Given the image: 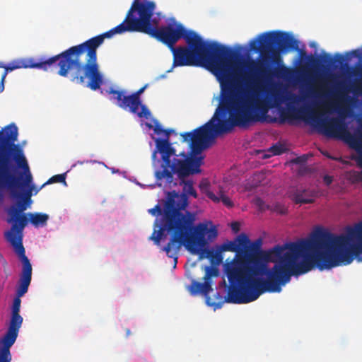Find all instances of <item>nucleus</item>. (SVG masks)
<instances>
[{
	"label": "nucleus",
	"instance_id": "f257e3e1",
	"mask_svg": "<svg viewBox=\"0 0 362 362\" xmlns=\"http://www.w3.org/2000/svg\"><path fill=\"white\" fill-rule=\"evenodd\" d=\"M156 8L153 1L134 0L119 25L47 59V68L61 76L69 78L74 83L82 84L88 78L86 86L96 90L103 83V76L97 62V49L105 38L126 32L142 33L161 42L172 50L180 39L185 40L194 32L187 30L180 23L159 27L162 16L160 13L155 12Z\"/></svg>",
	"mask_w": 362,
	"mask_h": 362
},
{
	"label": "nucleus",
	"instance_id": "f03ea898",
	"mask_svg": "<svg viewBox=\"0 0 362 362\" xmlns=\"http://www.w3.org/2000/svg\"><path fill=\"white\" fill-rule=\"evenodd\" d=\"M173 202L169 200L165 207V213L161 227L154 231L151 238L156 246H160L161 240L170 235L169 241L161 250L167 256L177 262V255L183 245L193 255H199V259L208 258L211 263L219 264L223 257L219 245L209 249V242L214 241L218 237L217 227L211 221L199 223L194 226L196 216L194 213L185 210L187 202L182 198V202L177 209Z\"/></svg>",
	"mask_w": 362,
	"mask_h": 362
},
{
	"label": "nucleus",
	"instance_id": "7ed1b4c3",
	"mask_svg": "<svg viewBox=\"0 0 362 362\" xmlns=\"http://www.w3.org/2000/svg\"><path fill=\"white\" fill-rule=\"evenodd\" d=\"M185 41L187 46L175 47L170 50L173 55V66L209 67L220 83V103L223 106L228 103H262L255 100L243 91L239 80L232 75L231 59L235 53L231 48L216 42L205 41L194 31L186 36Z\"/></svg>",
	"mask_w": 362,
	"mask_h": 362
},
{
	"label": "nucleus",
	"instance_id": "20e7f679",
	"mask_svg": "<svg viewBox=\"0 0 362 362\" xmlns=\"http://www.w3.org/2000/svg\"><path fill=\"white\" fill-rule=\"evenodd\" d=\"M268 108L263 103L244 104L219 103L213 117L206 123L190 132L180 134L179 141L173 142L176 157L182 158H204L202 153L210 148L216 138L228 133L235 127L247 128L258 122H263Z\"/></svg>",
	"mask_w": 362,
	"mask_h": 362
},
{
	"label": "nucleus",
	"instance_id": "39448f33",
	"mask_svg": "<svg viewBox=\"0 0 362 362\" xmlns=\"http://www.w3.org/2000/svg\"><path fill=\"white\" fill-rule=\"evenodd\" d=\"M28 160H0V189H9L14 204L7 213L8 222L12 223L10 230L4 233L6 240L16 249L13 241L21 242L22 246L23 230L30 221L34 226L45 223V214L23 213L32 204L33 192H37L33 183V177Z\"/></svg>",
	"mask_w": 362,
	"mask_h": 362
},
{
	"label": "nucleus",
	"instance_id": "423d86ee",
	"mask_svg": "<svg viewBox=\"0 0 362 362\" xmlns=\"http://www.w3.org/2000/svg\"><path fill=\"white\" fill-rule=\"evenodd\" d=\"M250 49L262 55L261 61L250 60L246 64L249 74L245 78L246 84H258L267 82L274 76L286 78L291 71L281 64V53L289 50L299 51L300 62L313 59L305 51L299 50L298 42L294 37L284 31H269L259 35L250 42Z\"/></svg>",
	"mask_w": 362,
	"mask_h": 362
},
{
	"label": "nucleus",
	"instance_id": "0eeeda50",
	"mask_svg": "<svg viewBox=\"0 0 362 362\" xmlns=\"http://www.w3.org/2000/svg\"><path fill=\"white\" fill-rule=\"evenodd\" d=\"M16 249V255L21 262L22 267L17 284L16 296L11 305V319L8 329L4 337L0 339V356L11 357V347L14 344L23 324V319L20 315L21 300L28 291L32 280V264L25 255V250L21 242L13 241Z\"/></svg>",
	"mask_w": 362,
	"mask_h": 362
},
{
	"label": "nucleus",
	"instance_id": "6e6552de",
	"mask_svg": "<svg viewBox=\"0 0 362 362\" xmlns=\"http://www.w3.org/2000/svg\"><path fill=\"white\" fill-rule=\"evenodd\" d=\"M322 115H317L310 110H301L298 111V114H292L290 116L293 118H303L305 120L311 122L326 136L337 137L346 134L347 140L351 146H356L359 144V140L347 131V127L344 118L340 117L322 118L321 117Z\"/></svg>",
	"mask_w": 362,
	"mask_h": 362
},
{
	"label": "nucleus",
	"instance_id": "1a4fd4ad",
	"mask_svg": "<svg viewBox=\"0 0 362 362\" xmlns=\"http://www.w3.org/2000/svg\"><path fill=\"white\" fill-rule=\"evenodd\" d=\"M4 90V81H0V93ZM18 129L14 123L0 129V158H26V141L18 142Z\"/></svg>",
	"mask_w": 362,
	"mask_h": 362
},
{
	"label": "nucleus",
	"instance_id": "9d476101",
	"mask_svg": "<svg viewBox=\"0 0 362 362\" xmlns=\"http://www.w3.org/2000/svg\"><path fill=\"white\" fill-rule=\"evenodd\" d=\"M161 170L156 172L157 180L165 179L166 182L171 183L173 174H176L179 179L183 180L186 177L201 172L200 166L203 160H161Z\"/></svg>",
	"mask_w": 362,
	"mask_h": 362
},
{
	"label": "nucleus",
	"instance_id": "9b49d317",
	"mask_svg": "<svg viewBox=\"0 0 362 362\" xmlns=\"http://www.w3.org/2000/svg\"><path fill=\"white\" fill-rule=\"evenodd\" d=\"M182 198L185 199L187 202V206L188 205V199L186 195H179L175 192L169 193L167 199L163 204V207L161 208L160 204H156L153 208L148 210V212L153 216H158L153 223V230L151 236L149 237V240H152L154 243V240L151 238L154 231H156L161 227L162 221L164 218V215L165 213V207L169 202V200H172L173 202V206L175 209H177L180 206V204L182 202Z\"/></svg>",
	"mask_w": 362,
	"mask_h": 362
},
{
	"label": "nucleus",
	"instance_id": "f8f14e48",
	"mask_svg": "<svg viewBox=\"0 0 362 362\" xmlns=\"http://www.w3.org/2000/svg\"><path fill=\"white\" fill-rule=\"evenodd\" d=\"M211 269L209 267H206V272L204 277V282L200 283L195 280H192V284L189 288V291L190 293L193 296L197 295L198 293H202L206 296V303L209 306H214L220 308L223 301H221L218 304H216L214 302H211L209 297L207 295L212 291V287L211 284Z\"/></svg>",
	"mask_w": 362,
	"mask_h": 362
},
{
	"label": "nucleus",
	"instance_id": "ddd939ff",
	"mask_svg": "<svg viewBox=\"0 0 362 362\" xmlns=\"http://www.w3.org/2000/svg\"><path fill=\"white\" fill-rule=\"evenodd\" d=\"M0 65L2 66H0V68L4 69V71L1 77L3 81H5V78L9 71L21 68H43L45 66V61L36 62L33 59H21L13 62L8 66L4 65L2 63H0Z\"/></svg>",
	"mask_w": 362,
	"mask_h": 362
},
{
	"label": "nucleus",
	"instance_id": "4468645a",
	"mask_svg": "<svg viewBox=\"0 0 362 362\" xmlns=\"http://www.w3.org/2000/svg\"><path fill=\"white\" fill-rule=\"evenodd\" d=\"M156 148L152 153V158H156V154L160 155V158H170L176 157V152L173 144L168 138H156L154 139Z\"/></svg>",
	"mask_w": 362,
	"mask_h": 362
},
{
	"label": "nucleus",
	"instance_id": "2eb2a0df",
	"mask_svg": "<svg viewBox=\"0 0 362 362\" xmlns=\"http://www.w3.org/2000/svg\"><path fill=\"white\" fill-rule=\"evenodd\" d=\"M148 87V84H146L136 92L133 93L130 95L132 100V113L137 115L140 118H148L151 116V112L148 107L141 103L140 95L144 93L146 88Z\"/></svg>",
	"mask_w": 362,
	"mask_h": 362
},
{
	"label": "nucleus",
	"instance_id": "dca6fc26",
	"mask_svg": "<svg viewBox=\"0 0 362 362\" xmlns=\"http://www.w3.org/2000/svg\"><path fill=\"white\" fill-rule=\"evenodd\" d=\"M106 92L111 95L110 100L116 105L123 110H128L132 113V100L130 95H127L126 90H116L111 87Z\"/></svg>",
	"mask_w": 362,
	"mask_h": 362
},
{
	"label": "nucleus",
	"instance_id": "f3484780",
	"mask_svg": "<svg viewBox=\"0 0 362 362\" xmlns=\"http://www.w3.org/2000/svg\"><path fill=\"white\" fill-rule=\"evenodd\" d=\"M308 160H289L285 163V165L290 167L298 176H305L313 173L315 167L307 163Z\"/></svg>",
	"mask_w": 362,
	"mask_h": 362
},
{
	"label": "nucleus",
	"instance_id": "a211bd4d",
	"mask_svg": "<svg viewBox=\"0 0 362 362\" xmlns=\"http://www.w3.org/2000/svg\"><path fill=\"white\" fill-rule=\"evenodd\" d=\"M293 196V199L296 204H311L314 202L317 193L315 190L296 189Z\"/></svg>",
	"mask_w": 362,
	"mask_h": 362
},
{
	"label": "nucleus",
	"instance_id": "6ab92c4d",
	"mask_svg": "<svg viewBox=\"0 0 362 362\" xmlns=\"http://www.w3.org/2000/svg\"><path fill=\"white\" fill-rule=\"evenodd\" d=\"M206 196L214 202H221L226 206L231 208L233 206V202L230 199L225 195L222 192H219V195L214 194L211 191L206 192Z\"/></svg>",
	"mask_w": 362,
	"mask_h": 362
},
{
	"label": "nucleus",
	"instance_id": "aec40b11",
	"mask_svg": "<svg viewBox=\"0 0 362 362\" xmlns=\"http://www.w3.org/2000/svg\"><path fill=\"white\" fill-rule=\"evenodd\" d=\"M264 177L265 175L262 172L255 173L247 182V188L252 189L257 187L263 182Z\"/></svg>",
	"mask_w": 362,
	"mask_h": 362
},
{
	"label": "nucleus",
	"instance_id": "412c9836",
	"mask_svg": "<svg viewBox=\"0 0 362 362\" xmlns=\"http://www.w3.org/2000/svg\"><path fill=\"white\" fill-rule=\"evenodd\" d=\"M154 132L160 136H163V138L170 139L171 134L177 135L175 131L173 129H164L161 125L157 124L154 127Z\"/></svg>",
	"mask_w": 362,
	"mask_h": 362
},
{
	"label": "nucleus",
	"instance_id": "4be33fe9",
	"mask_svg": "<svg viewBox=\"0 0 362 362\" xmlns=\"http://www.w3.org/2000/svg\"><path fill=\"white\" fill-rule=\"evenodd\" d=\"M67 173L68 171L51 177L49 180H47V185L53 183H62L64 186H66L67 184L66 182V178Z\"/></svg>",
	"mask_w": 362,
	"mask_h": 362
},
{
	"label": "nucleus",
	"instance_id": "5701e85b",
	"mask_svg": "<svg viewBox=\"0 0 362 362\" xmlns=\"http://www.w3.org/2000/svg\"><path fill=\"white\" fill-rule=\"evenodd\" d=\"M219 247L222 250V252L225 251H230V252H237L238 250V245L234 241H227L222 245H219Z\"/></svg>",
	"mask_w": 362,
	"mask_h": 362
},
{
	"label": "nucleus",
	"instance_id": "b1692460",
	"mask_svg": "<svg viewBox=\"0 0 362 362\" xmlns=\"http://www.w3.org/2000/svg\"><path fill=\"white\" fill-rule=\"evenodd\" d=\"M286 150L287 148L284 144L277 143L270 147L269 151L272 153L273 156H279L286 151Z\"/></svg>",
	"mask_w": 362,
	"mask_h": 362
},
{
	"label": "nucleus",
	"instance_id": "393cba45",
	"mask_svg": "<svg viewBox=\"0 0 362 362\" xmlns=\"http://www.w3.org/2000/svg\"><path fill=\"white\" fill-rule=\"evenodd\" d=\"M262 244V240L261 238L256 240L255 242H253L252 243H250V249L249 250V252L250 254H253L256 257L255 253L257 252L260 250Z\"/></svg>",
	"mask_w": 362,
	"mask_h": 362
},
{
	"label": "nucleus",
	"instance_id": "a878e982",
	"mask_svg": "<svg viewBox=\"0 0 362 362\" xmlns=\"http://www.w3.org/2000/svg\"><path fill=\"white\" fill-rule=\"evenodd\" d=\"M185 189L188 194L192 196L194 198L197 197V194L196 190L194 189L192 183L188 182L185 183Z\"/></svg>",
	"mask_w": 362,
	"mask_h": 362
},
{
	"label": "nucleus",
	"instance_id": "bb28decb",
	"mask_svg": "<svg viewBox=\"0 0 362 362\" xmlns=\"http://www.w3.org/2000/svg\"><path fill=\"white\" fill-rule=\"evenodd\" d=\"M199 188L202 191H203L206 194L207 191L209 190V182L207 180H202L199 184Z\"/></svg>",
	"mask_w": 362,
	"mask_h": 362
},
{
	"label": "nucleus",
	"instance_id": "cd10ccee",
	"mask_svg": "<svg viewBox=\"0 0 362 362\" xmlns=\"http://www.w3.org/2000/svg\"><path fill=\"white\" fill-rule=\"evenodd\" d=\"M230 228L233 233H237L240 230V225L238 222H232L230 224Z\"/></svg>",
	"mask_w": 362,
	"mask_h": 362
},
{
	"label": "nucleus",
	"instance_id": "c85d7f7f",
	"mask_svg": "<svg viewBox=\"0 0 362 362\" xmlns=\"http://www.w3.org/2000/svg\"><path fill=\"white\" fill-rule=\"evenodd\" d=\"M344 57L341 54H335V61L337 62L340 65H343V64L345 62Z\"/></svg>",
	"mask_w": 362,
	"mask_h": 362
},
{
	"label": "nucleus",
	"instance_id": "c756f323",
	"mask_svg": "<svg viewBox=\"0 0 362 362\" xmlns=\"http://www.w3.org/2000/svg\"><path fill=\"white\" fill-rule=\"evenodd\" d=\"M323 181L327 186H329L333 182V177L326 175L323 177Z\"/></svg>",
	"mask_w": 362,
	"mask_h": 362
},
{
	"label": "nucleus",
	"instance_id": "7c9ffc66",
	"mask_svg": "<svg viewBox=\"0 0 362 362\" xmlns=\"http://www.w3.org/2000/svg\"><path fill=\"white\" fill-rule=\"evenodd\" d=\"M362 54V50L361 49H354L351 51L350 52L346 53V56H354V57H360Z\"/></svg>",
	"mask_w": 362,
	"mask_h": 362
},
{
	"label": "nucleus",
	"instance_id": "2f4dec72",
	"mask_svg": "<svg viewBox=\"0 0 362 362\" xmlns=\"http://www.w3.org/2000/svg\"><path fill=\"white\" fill-rule=\"evenodd\" d=\"M324 61L325 62L331 64V63L333 62V59H332V57L329 54H325V56H324Z\"/></svg>",
	"mask_w": 362,
	"mask_h": 362
},
{
	"label": "nucleus",
	"instance_id": "473e14b6",
	"mask_svg": "<svg viewBox=\"0 0 362 362\" xmlns=\"http://www.w3.org/2000/svg\"><path fill=\"white\" fill-rule=\"evenodd\" d=\"M11 357L0 356V362H11Z\"/></svg>",
	"mask_w": 362,
	"mask_h": 362
},
{
	"label": "nucleus",
	"instance_id": "72a5a7b5",
	"mask_svg": "<svg viewBox=\"0 0 362 362\" xmlns=\"http://www.w3.org/2000/svg\"><path fill=\"white\" fill-rule=\"evenodd\" d=\"M312 156H313V155L307 153V154H303V155L300 156H296L294 158H300V159H303V158H310Z\"/></svg>",
	"mask_w": 362,
	"mask_h": 362
},
{
	"label": "nucleus",
	"instance_id": "f704fd0d",
	"mask_svg": "<svg viewBox=\"0 0 362 362\" xmlns=\"http://www.w3.org/2000/svg\"><path fill=\"white\" fill-rule=\"evenodd\" d=\"M270 157H271V155H269L267 153H262L261 158L266 159V158H269Z\"/></svg>",
	"mask_w": 362,
	"mask_h": 362
},
{
	"label": "nucleus",
	"instance_id": "c9c22d12",
	"mask_svg": "<svg viewBox=\"0 0 362 362\" xmlns=\"http://www.w3.org/2000/svg\"><path fill=\"white\" fill-rule=\"evenodd\" d=\"M349 158H362V156H356L354 155H352Z\"/></svg>",
	"mask_w": 362,
	"mask_h": 362
},
{
	"label": "nucleus",
	"instance_id": "e433bc0d",
	"mask_svg": "<svg viewBox=\"0 0 362 362\" xmlns=\"http://www.w3.org/2000/svg\"><path fill=\"white\" fill-rule=\"evenodd\" d=\"M324 155L327 157V158L331 159V158H336L335 157H333L332 156H329L328 154L324 153Z\"/></svg>",
	"mask_w": 362,
	"mask_h": 362
},
{
	"label": "nucleus",
	"instance_id": "4c0bfd02",
	"mask_svg": "<svg viewBox=\"0 0 362 362\" xmlns=\"http://www.w3.org/2000/svg\"><path fill=\"white\" fill-rule=\"evenodd\" d=\"M343 110H343L342 108H341V107H340V108H339V109L337 110V112H338L339 114H341V113L343 112Z\"/></svg>",
	"mask_w": 362,
	"mask_h": 362
},
{
	"label": "nucleus",
	"instance_id": "58836bf2",
	"mask_svg": "<svg viewBox=\"0 0 362 362\" xmlns=\"http://www.w3.org/2000/svg\"><path fill=\"white\" fill-rule=\"evenodd\" d=\"M126 333H127V336H129L131 334V332L129 329H127Z\"/></svg>",
	"mask_w": 362,
	"mask_h": 362
},
{
	"label": "nucleus",
	"instance_id": "ea45409f",
	"mask_svg": "<svg viewBox=\"0 0 362 362\" xmlns=\"http://www.w3.org/2000/svg\"><path fill=\"white\" fill-rule=\"evenodd\" d=\"M216 296L218 298L222 299V296L220 295L219 293H216Z\"/></svg>",
	"mask_w": 362,
	"mask_h": 362
},
{
	"label": "nucleus",
	"instance_id": "a19ab883",
	"mask_svg": "<svg viewBox=\"0 0 362 362\" xmlns=\"http://www.w3.org/2000/svg\"><path fill=\"white\" fill-rule=\"evenodd\" d=\"M341 161H343L344 163H348V162H346L345 160L341 159Z\"/></svg>",
	"mask_w": 362,
	"mask_h": 362
},
{
	"label": "nucleus",
	"instance_id": "79ce46f5",
	"mask_svg": "<svg viewBox=\"0 0 362 362\" xmlns=\"http://www.w3.org/2000/svg\"><path fill=\"white\" fill-rule=\"evenodd\" d=\"M45 186V183H43V185H42V187H44Z\"/></svg>",
	"mask_w": 362,
	"mask_h": 362
},
{
	"label": "nucleus",
	"instance_id": "37998d69",
	"mask_svg": "<svg viewBox=\"0 0 362 362\" xmlns=\"http://www.w3.org/2000/svg\"><path fill=\"white\" fill-rule=\"evenodd\" d=\"M46 218H47V220H48V218H49L48 215H47Z\"/></svg>",
	"mask_w": 362,
	"mask_h": 362
},
{
	"label": "nucleus",
	"instance_id": "c03bdc74",
	"mask_svg": "<svg viewBox=\"0 0 362 362\" xmlns=\"http://www.w3.org/2000/svg\"><path fill=\"white\" fill-rule=\"evenodd\" d=\"M0 66H2L1 65H0Z\"/></svg>",
	"mask_w": 362,
	"mask_h": 362
}]
</instances>
